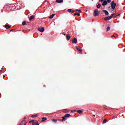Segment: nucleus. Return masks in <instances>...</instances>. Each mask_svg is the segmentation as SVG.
Returning <instances> with one entry per match:
<instances>
[{"label": "nucleus", "instance_id": "obj_33", "mask_svg": "<svg viewBox=\"0 0 125 125\" xmlns=\"http://www.w3.org/2000/svg\"><path fill=\"white\" fill-rule=\"evenodd\" d=\"M32 122H33V121H30V123H32Z\"/></svg>", "mask_w": 125, "mask_h": 125}, {"label": "nucleus", "instance_id": "obj_25", "mask_svg": "<svg viewBox=\"0 0 125 125\" xmlns=\"http://www.w3.org/2000/svg\"><path fill=\"white\" fill-rule=\"evenodd\" d=\"M32 118H37V117H38V115H32Z\"/></svg>", "mask_w": 125, "mask_h": 125}, {"label": "nucleus", "instance_id": "obj_8", "mask_svg": "<svg viewBox=\"0 0 125 125\" xmlns=\"http://www.w3.org/2000/svg\"><path fill=\"white\" fill-rule=\"evenodd\" d=\"M72 42H73V43H77V42H78V40H77V39L74 38V39H73V41H72Z\"/></svg>", "mask_w": 125, "mask_h": 125}, {"label": "nucleus", "instance_id": "obj_7", "mask_svg": "<svg viewBox=\"0 0 125 125\" xmlns=\"http://www.w3.org/2000/svg\"><path fill=\"white\" fill-rule=\"evenodd\" d=\"M26 124H27V122H26V121H22L21 123V125H26Z\"/></svg>", "mask_w": 125, "mask_h": 125}, {"label": "nucleus", "instance_id": "obj_16", "mask_svg": "<svg viewBox=\"0 0 125 125\" xmlns=\"http://www.w3.org/2000/svg\"><path fill=\"white\" fill-rule=\"evenodd\" d=\"M5 28L6 29H9V28H10V26L7 25V24H6V25H5Z\"/></svg>", "mask_w": 125, "mask_h": 125}, {"label": "nucleus", "instance_id": "obj_3", "mask_svg": "<svg viewBox=\"0 0 125 125\" xmlns=\"http://www.w3.org/2000/svg\"><path fill=\"white\" fill-rule=\"evenodd\" d=\"M115 14H112L110 16H108L107 17H106L105 18V20H110V19H112L113 18V16H114Z\"/></svg>", "mask_w": 125, "mask_h": 125}, {"label": "nucleus", "instance_id": "obj_21", "mask_svg": "<svg viewBox=\"0 0 125 125\" xmlns=\"http://www.w3.org/2000/svg\"><path fill=\"white\" fill-rule=\"evenodd\" d=\"M75 11L76 12H79V13L82 12V11H81L80 10H76Z\"/></svg>", "mask_w": 125, "mask_h": 125}, {"label": "nucleus", "instance_id": "obj_20", "mask_svg": "<svg viewBox=\"0 0 125 125\" xmlns=\"http://www.w3.org/2000/svg\"><path fill=\"white\" fill-rule=\"evenodd\" d=\"M97 8H100V7H101V5L99 4H98V5L97 6Z\"/></svg>", "mask_w": 125, "mask_h": 125}, {"label": "nucleus", "instance_id": "obj_19", "mask_svg": "<svg viewBox=\"0 0 125 125\" xmlns=\"http://www.w3.org/2000/svg\"><path fill=\"white\" fill-rule=\"evenodd\" d=\"M106 123H107V119H104L103 121V124H106Z\"/></svg>", "mask_w": 125, "mask_h": 125}, {"label": "nucleus", "instance_id": "obj_17", "mask_svg": "<svg viewBox=\"0 0 125 125\" xmlns=\"http://www.w3.org/2000/svg\"><path fill=\"white\" fill-rule=\"evenodd\" d=\"M66 120H67L66 117H62V122H65V121H66Z\"/></svg>", "mask_w": 125, "mask_h": 125}, {"label": "nucleus", "instance_id": "obj_5", "mask_svg": "<svg viewBox=\"0 0 125 125\" xmlns=\"http://www.w3.org/2000/svg\"><path fill=\"white\" fill-rule=\"evenodd\" d=\"M76 49H77L78 51H79V52H81V53H82L83 52V50H82L81 47L76 46Z\"/></svg>", "mask_w": 125, "mask_h": 125}, {"label": "nucleus", "instance_id": "obj_29", "mask_svg": "<svg viewBox=\"0 0 125 125\" xmlns=\"http://www.w3.org/2000/svg\"><path fill=\"white\" fill-rule=\"evenodd\" d=\"M77 15H78V16H80V15H81V14L80 13H77Z\"/></svg>", "mask_w": 125, "mask_h": 125}, {"label": "nucleus", "instance_id": "obj_34", "mask_svg": "<svg viewBox=\"0 0 125 125\" xmlns=\"http://www.w3.org/2000/svg\"><path fill=\"white\" fill-rule=\"evenodd\" d=\"M112 12H113V13H114V11H112Z\"/></svg>", "mask_w": 125, "mask_h": 125}, {"label": "nucleus", "instance_id": "obj_9", "mask_svg": "<svg viewBox=\"0 0 125 125\" xmlns=\"http://www.w3.org/2000/svg\"><path fill=\"white\" fill-rule=\"evenodd\" d=\"M67 11H68V12H71V13H74V12H75V11H74L72 9H69L67 10Z\"/></svg>", "mask_w": 125, "mask_h": 125}, {"label": "nucleus", "instance_id": "obj_6", "mask_svg": "<svg viewBox=\"0 0 125 125\" xmlns=\"http://www.w3.org/2000/svg\"><path fill=\"white\" fill-rule=\"evenodd\" d=\"M103 12L105 13V15H109V12H108V11L106 10H103Z\"/></svg>", "mask_w": 125, "mask_h": 125}, {"label": "nucleus", "instance_id": "obj_2", "mask_svg": "<svg viewBox=\"0 0 125 125\" xmlns=\"http://www.w3.org/2000/svg\"><path fill=\"white\" fill-rule=\"evenodd\" d=\"M94 16H98L99 15V11H98V9H96L94 11Z\"/></svg>", "mask_w": 125, "mask_h": 125}, {"label": "nucleus", "instance_id": "obj_11", "mask_svg": "<svg viewBox=\"0 0 125 125\" xmlns=\"http://www.w3.org/2000/svg\"><path fill=\"white\" fill-rule=\"evenodd\" d=\"M54 16H55V14H52L49 17V19H52V18H53V17H54Z\"/></svg>", "mask_w": 125, "mask_h": 125}, {"label": "nucleus", "instance_id": "obj_10", "mask_svg": "<svg viewBox=\"0 0 125 125\" xmlns=\"http://www.w3.org/2000/svg\"><path fill=\"white\" fill-rule=\"evenodd\" d=\"M107 4V1L104 0L102 3V5L103 6H104V5H106Z\"/></svg>", "mask_w": 125, "mask_h": 125}, {"label": "nucleus", "instance_id": "obj_22", "mask_svg": "<svg viewBox=\"0 0 125 125\" xmlns=\"http://www.w3.org/2000/svg\"><path fill=\"white\" fill-rule=\"evenodd\" d=\"M22 24L23 25V26L26 25V21H24L23 22H22Z\"/></svg>", "mask_w": 125, "mask_h": 125}, {"label": "nucleus", "instance_id": "obj_24", "mask_svg": "<svg viewBox=\"0 0 125 125\" xmlns=\"http://www.w3.org/2000/svg\"><path fill=\"white\" fill-rule=\"evenodd\" d=\"M106 31H110V26H108V27H107Z\"/></svg>", "mask_w": 125, "mask_h": 125}, {"label": "nucleus", "instance_id": "obj_27", "mask_svg": "<svg viewBox=\"0 0 125 125\" xmlns=\"http://www.w3.org/2000/svg\"><path fill=\"white\" fill-rule=\"evenodd\" d=\"M107 1V2H108L109 3H110V2H111V0H106Z\"/></svg>", "mask_w": 125, "mask_h": 125}, {"label": "nucleus", "instance_id": "obj_26", "mask_svg": "<svg viewBox=\"0 0 125 125\" xmlns=\"http://www.w3.org/2000/svg\"><path fill=\"white\" fill-rule=\"evenodd\" d=\"M52 122H54V123H56V122H57V120H55V119H53L52 120Z\"/></svg>", "mask_w": 125, "mask_h": 125}, {"label": "nucleus", "instance_id": "obj_30", "mask_svg": "<svg viewBox=\"0 0 125 125\" xmlns=\"http://www.w3.org/2000/svg\"><path fill=\"white\" fill-rule=\"evenodd\" d=\"M120 15H121V14H118V15H117L116 16H115V17H117V16H120Z\"/></svg>", "mask_w": 125, "mask_h": 125}, {"label": "nucleus", "instance_id": "obj_14", "mask_svg": "<svg viewBox=\"0 0 125 125\" xmlns=\"http://www.w3.org/2000/svg\"><path fill=\"white\" fill-rule=\"evenodd\" d=\"M71 116V115L70 114H65L64 115L65 118H69V117H70Z\"/></svg>", "mask_w": 125, "mask_h": 125}, {"label": "nucleus", "instance_id": "obj_32", "mask_svg": "<svg viewBox=\"0 0 125 125\" xmlns=\"http://www.w3.org/2000/svg\"><path fill=\"white\" fill-rule=\"evenodd\" d=\"M24 120H26V117H24Z\"/></svg>", "mask_w": 125, "mask_h": 125}, {"label": "nucleus", "instance_id": "obj_31", "mask_svg": "<svg viewBox=\"0 0 125 125\" xmlns=\"http://www.w3.org/2000/svg\"><path fill=\"white\" fill-rule=\"evenodd\" d=\"M100 1H101V2L104 1V0H100Z\"/></svg>", "mask_w": 125, "mask_h": 125}, {"label": "nucleus", "instance_id": "obj_36", "mask_svg": "<svg viewBox=\"0 0 125 125\" xmlns=\"http://www.w3.org/2000/svg\"><path fill=\"white\" fill-rule=\"evenodd\" d=\"M13 30H14V29H13L12 31H13Z\"/></svg>", "mask_w": 125, "mask_h": 125}, {"label": "nucleus", "instance_id": "obj_28", "mask_svg": "<svg viewBox=\"0 0 125 125\" xmlns=\"http://www.w3.org/2000/svg\"><path fill=\"white\" fill-rule=\"evenodd\" d=\"M74 15H75V16H76V15H78V13H77V12H76V13H75L74 14Z\"/></svg>", "mask_w": 125, "mask_h": 125}, {"label": "nucleus", "instance_id": "obj_1", "mask_svg": "<svg viewBox=\"0 0 125 125\" xmlns=\"http://www.w3.org/2000/svg\"><path fill=\"white\" fill-rule=\"evenodd\" d=\"M111 8H112V9L113 10H115V8L116 7V6L117 5V3H115V2L114 1H112L111 2Z\"/></svg>", "mask_w": 125, "mask_h": 125}, {"label": "nucleus", "instance_id": "obj_18", "mask_svg": "<svg viewBox=\"0 0 125 125\" xmlns=\"http://www.w3.org/2000/svg\"><path fill=\"white\" fill-rule=\"evenodd\" d=\"M34 18H35V17H34V16H31L29 19V20H33V19H34Z\"/></svg>", "mask_w": 125, "mask_h": 125}, {"label": "nucleus", "instance_id": "obj_15", "mask_svg": "<svg viewBox=\"0 0 125 125\" xmlns=\"http://www.w3.org/2000/svg\"><path fill=\"white\" fill-rule=\"evenodd\" d=\"M70 38H71V37H70V35H67L66 36V40H67V41H69V40H70Z\"/></svg>", "mask_w": 125, "mask_h": 125}, {"label": "nucleus", "instance_id": "obj_23", "mask_svg": "<svg viewBox=\"0 0 125 125\" xmlns=\"http://www.w3.org/2000/svg\"><path fill=\"white\" fill-rule=\"evenodd\" d=\"M78 113H79V114H82V110H79L78 111Z\"/></svg>", "mask_w": 125, "mask_h": 125}, {"label": "nucleus", "instance_id": "obj_12", "mask_svg": "<svg viewBox=\"0 0 125 125\" xmlns=\"http://www.w3.org/2000/svg\"><path fill=\"white\" fill-rule=\"evenodd\" d=\"M56 1L58 3H61V2H63V0H57Z\"/></svg>", "mask_w": 125, "mask_h": 125}, {"label": "nucleus", "instance_id": "obj_13", "mask_svg": "<svg viewBox=\"0 0 125 125\" xmlns=\"http://www.w3.org/2000/svg\"><path fill=\"white\" fill-rule=\"evenodd\" d=\"M46 120H47L46 118L43 117V118H42V122H45V121H46Z\"/></svg>", "mask_w": 125, "mask_h": 125}, {"label": "nucleus", "instance_id": "obj_35", "mask_svg": "<svg viewBox=\"0 0 125 125\" xmlns=\"http://www.w3.org/2000/svg\"><path fill=\"white\" fill-rule=\"evenodd\" d=\"M94 117H95V115H94Z\"/></svg>", "mask_w": 125, "mask_h": 125}, {"label": "nucleus", "instance_id": "obj_4", "mask_svg": "<svg viewBox=\"0 0 125 125\" xmlns=\"http://www.w3.org/2000/svg\"><path fill=\"white\" fill-rule=\"evenodd\" d=\"M39 31L41 32V33H43L44 32V27H40L38 28Z\"/></svg>", "mask_w": 125, "mask_h": 125}]
</instances>
